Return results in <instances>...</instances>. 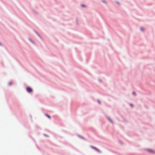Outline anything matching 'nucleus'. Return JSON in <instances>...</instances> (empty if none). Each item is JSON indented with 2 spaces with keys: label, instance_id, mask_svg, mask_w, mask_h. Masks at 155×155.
Here are the masks:
<instances>
[{
  "label": "nucleus",
  "instance_id": "obj_1",
  "mask_svg": "<svg viewBox=\"0 0 155 155\" xmlns=\"http://www.w3.org/2000/svg\"><path fill=\"white\" fill-rule=\"evenodd\" d=\"M146 150L150 153H155V151L154 150L151 149H147Z\"/></svg>",
  "mask_w": 155,
  "mask_h": 155
},
{
  "label": "nucleus",
  "instance_id": "obj_2",
  "mask_svg": "<svg viewBox=\"0 0 155 155\" xmlns=\"http://www.w3.org/2000/svg\"><path fill=\"white\" fill-rule=\"evenodd\" d=\"M27 91L28 93H31L32 91V89L30 87H27Z\"/></svg>",
  "mask_w": 155,
  "mask_h": 155
},
{
  "label": "nucleus",
  "instance_id": "obj_3",
  "mask_svg": "<svg viewBox=\"0 0 155 155\" xmlns=\"http://www.w3.org/2000/svg\"><path fill=\"white\" fill-rule=\"evenodd\" d=\"M91 147H92L93 148L95 149L97 151H99V150L97 149L96 148V147H93V146H91Z\"/></svg>",
  "mask_w": 155,
  "mask_h": 155
},
{
  "label": "nucleus",
  "instance_id": "obj_4",
  "mask_svg": "<svg viewBox=\"0 0 155 155\" xmlns=\"http://www.w3.org/2000/svg\"><path fill=\"white\" fill-rule=\"evenodd\" d=\"M45 116H46L49 119H50L51 117L49 115L47 114H45Z\"/></svg>",
  "mask_w": 155,
  "mask_h": 155
},
{
  "label": "nucleus",
  "instance_id": "obj_5",
  "mask_svg": "<svg viewBox=\"0 0 155 155\" xmlns=\"http://www.w3.org/2000/svg\"><path fill=\"white\" fill-rule=\"evenodd\" d=\"M140 30L142 31H143V28H140Z\"/></svg>",
  "mask_w": 155,
  "mask_h": 155
},
{
  "label": "nucleus",
  "instance_id": "obj_6",
  "mask_svg": "<svg viewBox=\"0 0 155 155\" xmlns=\"http://www.w3.org/2000/svg\"><path fill=\"white\" fill-rule=\"evenodd\" d=\"M81 6L83 7H85V5H81Z\"/></svg>",
  "mask_w": 155,
  "mask_h": 155
},
{
  "label": "nucleus",
  "instance_id": "obj_7",
  "mask_svg": "<svg viewBox=\"0 0 155 155\" xmlns=\"http://www.w3.org/2000/svg\"><path fill=\"white\" fill-rule=\"evenodd\" d=\"M133 94L134 95H135V93L134 92H133Z\"/></svg>",
  "mask_w": 155,
  "mask_h": 155
},
{
  "label": "nucleus",
  "instance_id": "obj_8",
  "mask_svg": "<svg viewBox=\"0 0 155 155\" xmlns=\"http://www.w3.org/2000/svg\"><path fill=\"white\" fill-rule=\"evenodd\" d=\"M130 105H131V106L133 107V105H132V104H130Z\"/></svg>",
  "mask_w": 155,
  "mask_h": 155
},
{
  "label": "nucleus",
  "instance_id": "obj_9",
  "mask_svg": "<svg viewBox=\"0 0 155 155\" xmlns=\"http://www.w3.org/2000/svg\"><path fill=\"white\" fill-rule=\"evenodd\" d=\"M0 45H1V44L0 43Z\"/></svg>",
  "mask_w": 155,
  "mask_h": 155
}]
</instances>
